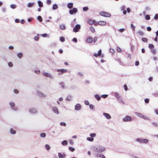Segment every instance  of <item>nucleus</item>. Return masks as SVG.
<instances>
[{
  "label": "nucleus",
  "mask_w": 158,
  "mask_h": 158,
  "mask_svg": "<svg viewBox=\"0 0 158 158\" xmlns=\"http://www.w3.org/2000/svg\"><path fill=\"white\" fill-rule=\"evenodd\" d=\"M99 15L102 16L106 17H110L111 16L110 13L104 11L100 12Z\"/></svg>",
  "instance_id": "f257e3e1"
},
{
  "label": "nucleus",
  "mask_w": 158,
  "mask_h": 158,
  "mask_svg": "<svg viewBox=\"0 0 158 158\" xmlns=\"http://www.w3.org/2000/svg\"><path fill=\"white\" fill-rule=\"evenodd\" d=\"M105 148L101 146H98L95 149V151L98 152H102L105 151Z\"/></svg>",
  "instance_id": "f03ea898"
},
{
  "label": "nucleus",
  "mask_w": 158,
  "mask_h": 158,
  "mask_svg": "<svg viewBox=\"0 0 158 158\" xmlns=\"http://www.w3.org/2000/svg\"><path fill=\"white\" fill-rule=\"evenodd\" d=\"M137 141L142 143H147L148 142V140L147 139H141L137 138L136 139Z\"/></svg>",
  "instance_id": "7ed1b4c3"
},
{
  "label": "nucleus",
  "mask_w": 158,
  "mask_h": 158,
  "mask_svg": "<svg viewBox=\"0 0 158 158\" xmlns=\"http://www.w3.org/2000/svg\"><path fill=\"white\" fill-rule=\"evenodd\" d=\"M136 115L138 116H139L140 118H143L144 119H147V120H149V118L148 117H147L146 116L144 115L143 114H141L140 113H136Z\"/></svg>",
  "instance_id": "20e7f679"
},
{
  "label": "nucleus",
  "mask_w": 158,
  "mask_h": 158,
  "mask_svg": "<svg viewBox=\"0 0 158 158\" xmlns=\"http://www.w3.org/2000/svg\"><path fill=\"white\" fill-rule=\"evenodd\" d=\"M57 72H59L58 74L59 75H60L63 74L64 73H66L67 72V70L66 69H58L57 70Z\"/></svg>",
  "instance_id": "39448f33"
},
{
  "label": "nucleus",
  "mask_w": 158,
  "mask_h": 158,
  "mask_svg": "<svg viewBox=\"0 0 158 158\" xmlns=\"http://www.w3.org/2000/svg\"><path fill=\"white\" fill-rule=\"evenodd\" d=\"M106 24V23L105 21H100L98 22H96L95 23V25L97 26L98 25H105Z\"/></svg>",
  "instance_id": "423d86ee"
},
{
  "label": "nucleus",
  "mask_w": 158,
  "mask_h": 158,
  "mask_svg": "<svg viewBox=\"0 0 158 158\" xmlns=\"http://www.w3.org/2000/svg\"><path fill=\"white\" fill-rule=\"evenodd\" d=\"M131 120V118L129 116H127L123 119V120L124 122L130 121Z\"/></svg>",
  "instance_id": "0eeeda50"
},
{
  "label": "nucleus",
  "mask_w": 158,
  "mask_h": 158,
  "mask_svg": "<svg viewBox=\"0 0 158 158\" xmlns=\"http://www.w3.org/2000/svg\"><path fill=\"white\" fill-rule=\"evenodd\" d=\"M77 9L75 8H74L70 10H69V13L70 14L73 15L77 13Z\"/></svg>",
  "instance_id": "6e6552de"
},
{
  "label": "nucleus",
  "mask_w": 158,
  "mask_h": 158,
  "mask_svg": "<svg viewBox=\"0 0 158 158\" xmlns=\"http://www.w3.org/2000/svg\"><path fill=\"white\" fill-rule=\"evenodd\" d=\"M80 28V26L79 25L77 24L76 25L75 27L73 29V31L76 32L78 31V29Z\"/></svg>",
  "instance_id": "1a4fd4ad"
},
{
  "label": "nucleus",
  "mask_w": 158,
  "mask_h": 158,
  "mask_svg": "<svg viewBox=\"0 0 158 158\" xmlns=\"http://www.w3.org/2000/svg\"><path fill=\"white\" fill-rule=\"evenodd\" d=\"M87 23L89 25H92L94 24L95 25V23H96V22L94 20L89 19L87 20Z\"/></svg>",
  "instance_id": "9d476101"
},
{
  "label": "nucleus",
  "mask_w": 158,
  "mask_h": 158,
  "mask_svg": "<svg viewBox=\"0 0 158 158\" xmlns=\"http://www.w3.org/2000/svg\"><path fill=\"white\" fill-rule=\"evenodd\" d=\"M81 107V105L80 104H77L75 106V110H80Z\"/></svg>",
  "instance_id": "9b49d317"
},
{
  "label": "nucleus",
  "mask_w": 158,
  "mask_h": 158,
  "mask_svg": "<svg viewBox=\"0 0 158 158\" xmlns=\"http://www.w3.org/2000/svg\"><path fill=\"white\" fill-rule=\"evenodd\" d=\"M103 114L105 117L108 119H110L111 118L110 115L108 113H104Z\"/></svg>",
  "instance_id": "f8f14e48"
},
{
  "label": "nucleus",
  "mask_w": 158,
  "mask_h": 158,
  "mask_svg": "<svg viewBox=\"0 0 158 158\" xmlns=\"http://www.w3.org/2000/svg\"><path fill=\"white\" fill-rule=\"evenodd\" d=\"M29 111L31 113H36L37 112V110L34 108H31L30 109Z\"/></svg>",
  "instance_id": "ddd939ff"
},
{
  "label": "nucleus",
  "mask_w": 158,
  "mask_h": 158,
  "mask_svg": "<svg viewBox=\"0 0 158 158\" xmlns=\"http://www.w3.org/2000/svg\"><path fill=\"white\" fill-rule=\"evenodd\" d=\"M102 53V50H100L98 52V53L97 54L96 53H94V55L96 57H97L98 56H100L101 54Z\"/></svg>",
  "instance_id": "4468645a"
},
{
  "label": "nucleus",
  "mask_w": 158,
  "mask_h": 158,
  "mask_svg": "<svg viewBox=\"0 0 158 158\" xmlns=\"http://www.w3.org/2000/svg\"><path fill=\"white\" fill-rule=\"evenodd\" d=\"M86 41L89 43H91L93 41V39L91 37H89L87 39Z\"/></svg>",
  "instance_id": "2eb2a0df"
},
{
  "label": "nucleus",
  "mask_w": 158,
  "mask_h": 158,
  "mask_svg": "<svg viewBox=\"0 0 158 158\" xmlns=\"http://www.w3.org/2000/svg\"><path fill=\"white\" fill-rule=\"evenodd\" d=\"M43 75L45 77H51V75L47 73H43Z\"/></svg>",
  "instance_id": "dca6fc26"
},
{
  "label": "nucleus",
  "mask_w": 158,
  "mask_h": 158,
  "mask_svg": "<svg viewBox=\"0 0 158 158\" xmlns=\"http://www.w3.org/2000/svg\"><path fill=\"white\" fill-rule=\"evenodd\" d=\"M53 110L55 113L56 114L58 113V110L57 107H53Z\"/></svg>",
  "instance_id": "f3484780"
},
{
  "label": "nucleus",
  "mask_w": 158,
  "mask_h": 158,
  "mask_svg": "<svg viewBox=\"0 0 158 158\" xmlns=\"http://www.w3.org/2000/svg\"><path fill=\"white\" fill-rule=\"evenodd\" d=\"M73 4L72 3H69L67 5V7L69 9H71L73 7Z\"/></svg>",
  "instance_id": "a211bd4d"
},
{
  "label": "nucleus",
  "mask_w": 158,
  "mask_h": 158,
  "mask_svg": "<svg viewBox=\"0 0 158 158\" xmlns=\"http://www.w3.org/2000/svg\"><path fill=\"white\" fill-rule=\"evenodd\" d=\"M9 105L12 108V109H14L15 110H17V109H14V108H13L15 106V103L14 102H10L9 103Z\"/></svg>",
  "instance_id": "6ab92c4d"
},
{
  "label": "nucleus",
  "mask_w": 158,
  "mask_h": 158,
  "mask_svg": "<svg viewBox=\"0 0 158 158\" xmlns=\"http://www.w3.org/2000/svg\"><path fill=\"white\" fill-rule=\"evenodd\" d=\"M67 141L66 140H64L61 143L64 146L66 145L67 144Z\"/></svg>",
  "instance_id": "aec40b11"
},
{
  "label": "nucleus",
  "mask_w": 158,
  "mask_h": 158,
  "mask_svg": "<svg viewBox=\"0 0 158 158\" xmlns=\"http://www.w3.org/2000/svg\"><path fill=\"white\" fill-rule=\"evenodd\" d=\"M38 3L39 5V6L40 7H43V3L40 1H39L38 2Z\"/></svg>",
  "instance_id": "412c9836"
},
{
  "label": "nucleus",
  "mask_w": 158,
  "mask_h": 158,
  "mask_svg": "<svg viewBox=\"0 0 158 158\" xmlns=\"http://www.w3.org/2000/svg\"><path fill=\"white\" fill-rule=\"evenodd\" d=\"M10 133L12 134H15L16 133V131L13 129H10Z\"/></svg>",
  "instance_id": "4be33fe9"
},
{
  "label": "nucleus",
  "mask_w": 158,
  "mask_h": 158,
  "mask_svg": "<svg viewBox=\"0 0 158 158\" xmlns=\"http://www.w3.org/2000/svg\"><path fill=\"white\" fill-rule=\"evenodd\" d=\"M95 98L98 101L100 100L101 99V97L98 94H95L94 95Z\"/></svg>",
  "instance_id": "5701e85b"
},
{
  "label": "nucleus",
  "mask_w": 158,
  "mask_h": 158,
  "mask_svg": "<svg viewBox=\"0 0 158 158\" xmlns=\"http://www.w3.org/2000/svg\"><path fill=\"white\" fill-rule=\"evenodd\" d=\"M90 29L91 31L93 33H94L95 31L94 28L92 26H91L90 27Z\"/></svg>",
  "instance_id": "b1692460"
},
{
  "label": "nucleus",
  "mask_w": 158,
  "mask_h": 158,
  "mask_svg": "<svg viewBox=\"0 0 158 158\" xmlns=\"http://www.w3.org/2000/svg\"><path fill=\"white\" fill-rule=\"evenodd\" d=\"M115 95L116 97L118 99H119L120 98V96L119 95L118 93H115Z\"/></svg>",
  "instance_id": "393cba45"
},
{
  "label": "nucleus",
  "mask_w": 158,
  "mask_h": 158,
  "mask_svg": "<svg viewBox=\"0 0 158 158\" xmlns=\"http://www.w3.org/2000/svg\"><path fill=\"white\" fill-rule=\"evenodd\" d=\"M60 28L62 30H64L65 28V26L64 24H61L60 26Z\"/></svg>",
  "instance_id": "a878e982"
},
{
  "label": "nucleus",
  "mask_w": 158,
  "mask_h": 158,
  "mask_svg": "<svg viewBox=\"0 0 158 158\" xmlns=\"http://www.w3.org/2000/svg\"><path fill=\"white\" fill-rule=\"evenodd\" d=\"M87 139L90 142H92L94 140V138L91 137H87Z\"/></svg>",
  "instance_id": "bb28decb"
},
{
  "label": "nucleus",
  "mask_w": 158,
  "mask_h": 158,
  "mask_svg": "<svg viewBox=\"0 0 158 158\" xmlns=\"http://www.w3.org/2000/svg\"><path fill=\"white\" fill-rule=\"evenodd\" d=\"M34 4V2L32 3H29L27 5L28 7H31L33 6Z\"/></svg>",
  "instance_id": "cd10ccee"
},
{
  "label": "nucleus",
  "mask_w": 158,
  "mask_h": 158,
  "mask_svg": "<svg viewBox=\"0 0 158 158\" xmlns=\"http://www.w3.org/2000/svg\"><path fill=\"white\" fill-rule=\"evenodd\" d=\"M145 18L147 20H148L150 19V17L149 15H147L145 16Z\"/></svg>",
  "instance_id": "c85d7f7f"
},
{
  "label": "nucleus",
  "mask_w": 158,
  "mask_h": 158,
  "mask_svg": "<svg viewBox=\"0 0 158 158\" xmlns=\"http://www.w3.org/2000/svg\"><path fill=\"white\" fill-rule=\"evenodd\" d=\"M45 146L46 149L48 150H49L50 148V147L49 145L48 144H46Z\"/></svg>",
  "instance_id": "c756f323"
},
{
  "label": "nucleus",
  "mask_w": 158,
  "mask_h": 158,
  "mask_svg": "<svg viewBox=\"0 0 158 158\" xmlns=\"http://www.w3.org/2000/svg\"><path fill=\"white\" fill-rule=\"evenodd\" d=\"M57 8H58V6H57V5H56V4H54L53 5L52 9L53 10H56V9H57Z\"/></svg>",
  "instance_id": "7c9ffc66"
},
{
  "label": "nucleus",
  "mask_w": 158,
  "mask_h": 158,
  "mask_svg": "<svg viewBox=\"0 0 158 158\" xmlns=\"http://www.w3.org/2000/svg\"><path fill=\"white\" fill-rule=\"evenodd\" d=\"M46 134L44 133H40V136L41 137L44 138L46 136Z\"/></svg>",
  "instance_id": "2f4dec72"
},
{
  "label": "nucleus",
  "mask_w": 158,
  "mask_h": 158,
  "mask_svg": "<svg viewBox=\"0 0 158 158\" xmlns=\"http://www.w3.org/2000/svg\"><path fill=\"white\" fill-rule=\"evenodd\" d=\"M23 54L21 53H19L17 54L18 57L20 58H22V57L23 56Z\"/></svg>",
  "instance_id": "473e14b6"
},
{
  "label": "nucleus",
  "mask_w": 158,
  "mask_h": 158,
  "mask_svg": "<svg viewBox=\"0 0 158 158\" xmlns=\"http://www.w3.org/2000/svg\"><path fill=\"white\" fill-rule=\"evenodd\" d=\"M148 47L150 49H152L154 47V45L152 44H149L148 45Z\"/></svg>",
  "instance_id": "72a5a7b5"
},
{
  "label": "nucleus",
  "mask_w": 158,
  "mask_h": 158,
  "mask_svg": "<svg viewBox=\"0 0 158 158\" xmlns=\"http://www.w3.org/2000/svg\"><path fill=\"white\" fill-rule=\"evenodd\" d=\"M37 19L40 21L42 22V19L41 16H39L37 17Z\"/></svg>",
  "instance_id": "f704fd0d"
},
{
  "label": "nucleus",
  "mask_w": 158,
  "mask_h": 158,
  "mask_svg": "<svg viewBox=\"0 0 158 158\" xmlns=\"http://www.w3.org/2000/svg\"><path fill=\"white\" fill-rule=\"evenodd\" d=\"M117 51L119 52H122L121 49L118 47H117Z\"/></svg>",
  "instance_id": "c9c22d12"
},
{
  "label": "nucleus",
  "mask_w": 158,
  "mask_h": 158,
  "mask_svg": "<svg viewBox=\"0 0 158 158\" xmlns=\"http://www.w3.org/2000/svg\"><path fill=\"white\" fill-rule=\"evenodd\" d=\"M35 40L36 41H38L39 39V37L38 36V35H37L35 36L34 38Z\"/></svg>",
  "instance_id": "e433bc0d"
},
{
  "label": "nucleus",
  "mask_w": 158,
  "mask_h": 158,
  "mask_svg": "<svg viewBox=\"0 0 158 158\" xmlns=\"http://www.w3.org/2000/svg\"><path fill=\"white\" fill-rule=\"evenodd\" d=\"M69 149L70 151H71L72 152L74 151L75 150V149L71 147H69Z\"/></svg>",
  "instance_id": "4c0bfd02"
},
{
  "label": "nucleus",
  "mask_w": 158,
  "mask_h": 158,
  "mask_svg": "<svg viewBox=\"0 0 158 158\" xmlns=\"http://www.w3.org/2000/svg\"><path fill=\"white\" fill-rule=\"evenodd\" d=\"M10 6L12 8L14 9L16 8V6L15 4H11L10 5Z\"/></svg>",
  "instance_id": "58836bf2"
},
{
  "label": "nucleus",
  "mask_w": 158,
  "mask_h": 158,
  "mask_svg": "<svg viewBox=\"0 0 158 158\" xmlns=\"http://www.w3.org/2000/svg\"><path fill=\"white\" fill-rule=\"evenodd\" d=\"M90 136L91 137H92V138L93 137H94L96 136V134L94 133H90Z\"/></svg>",
  "instance_id": "ea45409f"
},
{
  "label": "nucleus",
  "mask_w": 158,
  "mask_h": 158,
  "mask_svg": "<svg viewBox=\"0 0 158 158\" xmlns=\"http://www.w3.org/2000/svg\"><path fill=\"white\" fill-rule=\"evenodd\" d=\"M97 39L98 38L97 37H94L93 39V42L94 43H95L97 41Z\"/></svg>",
  "instance_id": "a19ab883"
},
{
  "label": "nucleus",
  "mask_w": 158,
  "mask_h": 158,
  "mask_svg": "<svg viewBox=\"0 0 158 158\" xmlns=\"http://www.w3.org/2000/svg\"><path fill=\"white\" fill-rule=\"evenodd\" d=\"M142 40L144 42H147L148 41L147 39L145 38H143L142 39Z\"/></svg>",
  "instance_id": "79ce46f5"
},
{
  "label": "nucleus",
  "mask_w": 158,
  "mask_h": 158,
  "mask_svg": "<svg viewBox=\"0 0 158 158\" xmlns=\"http://www.w3.org/2000/svg\"><path fill=\"white\" fill-rule=\"evenodd\" d=\"M60 40L61 42H63L65 40V39L63 37H61L60 38Z\"/></svg>",
  "instance_id": "37998d69"
},
{
  "label": "nucleus",
  "mask_w": 158,
  "mask_h": 158,
  "mask_svg": "<svg viewBox=\"0 0 158 158\" xmlns=\"http://www.w3.org/2000/svg\"><path fill=\"white\" fill-rule=\"evenodd\" d=\"M108 95L107 94H104L101 96V97L103 98H106L108 97Z\"/></svg>",
  "instance_id": "c03bdc74"
},
{
  "label": "nucleus",
  "mask_w": 158,
  "mask_h": 158,
  "mask_svg": "<svg viewBox=\"0 0 158 158\" xmlns=\"http://www.w3.org/2000/svg\"><path fill=\"white\" fill-rule=\"evenodd\" d=\"M110 51L112 54H114L115 52L113 48H110Z\"/></svg>",
  "instance_id": "a18cd8bd"
},
{
  "label": "nucleus",
  "mask_w": 158,
  "mask_h": 158,
  "mask_svg": "<svg viewBox=\"0 0 158 158\" xmlns=\"http://www.w3.org/2000/svg\"><path fill=\"white\" fill-rule=\"evenodd\" d=\"M138 33L141 35H143L144 34L143 32L141 31H138Z\"/></svg>",
  "instance_id": "49530a36"
},
{
  "label": "nucleus",
  "mask_w": 158,
  "mask_h": 158,
  "mask_svg": "<svg viewBox=\"0 0 158 158\" xmlns=\"http://www.w3.org/2000/svg\"><path fill=\"white\" fill-rule=\"evenodd\" d=\"M72 97L71 96H68L66 98V100L68 101H70Z\"/></svg>",
  "instance_id": "de8ad7c7"
},
{
  "label": "nucleus",
  "mask_w": 158,
  "mask_h": 158,
  "mask_svg": "<svg viewBox=\"0 0 158 158\" xmlns=\"http://www.w3.org/2000/svg\"><path fill=\"white\" fill-rule=\"evenodd\" d=\"M151 52L153 54H155L156 53V50L155 49H152L151 50Z\"/></svg>",
  "instance_id": "09e8293b"
},
{
  "label": "nucleus",
  "mask_w": 158,
  "mask_h": 158,
  "mask_svg": "<svg viewBox=\"0 0 158 158\" xmlns=\"http://www.w3.org/2000/svg\"><path fill=\"white\" fill-rule=\"evenodd\" d=\"M131 27L133 30L134 31H135V27L134 26L133 24L131 23Z\"/></svg>",
  "instance_id": "8fccbe9b"
},
{
  "label": "nucleus",
  "mask_w": 158,
  "mask_h": 158,
  "mask_svg": "<svg viewBox=\"0 0 158 158\" xmlns=\"http://www.w3.org/2000/svg\"><path fill=\"white\" fill-rule=\"evenodd\" d=\"M101 155H102V154H96L95 155V156L96 157H97V158L101 157Z\"/></svg>",
  "instance_id": "3c124183"
},
{
  "label": "nucleus",
  "mask_w": 158,
  "mask_h": 158,
  "mask_svg": "<svg viewBox=\"0 0 158 158\" xmlns=\"http://www.w3.org/2000/svg\"><path fill=\"white\" fill-rule=\"evenodd\" d=\"M88 9V8L87 7H85L83 8V10L84 11H86Z\"/></svg>",
  "instance_id": "603ef678"
},
{
  "label": "nucleus",
  "mask_w": 158,
  "mask_h": 158,
  "mask_svg": "<svg viewBox=\"0 0 158 158\" xmlns=\"http://www.w3.org/2000/svg\"><path fill=\"white\" fill-rule=\"evenodd\" d=\"M58 156L59 158H63L62 156H61V154L60 152H59L58 153Z\"/></svg>",
  "instance_id": "864d4df0"
},
{
  "label": "nucleus",
  "mask_w": 158,
  "mask_h": 158,
  "mask_svg": "<svg viewBox=\"0 0 158 158\" xmlns=\"http://www.w3.org/2000/svg\"><path fill=\"white\" fill-rule=\"evenodd\" d=\"M8 65L10 67H12L13 64L11 62H9L8 63Z\"/></svg>",
  "instance_id": "5fc2aeb1"
},
{
  "label": "nucleus",
  "mask_w": 158,
  "mask_h": 158,
  "mask_svg": "<svg viewBox=\"0 0 158 158\" xmlns=\"http://www.w3.org/2000/svg\"><path fill=\"white\" fill-rule=\"evenodd\" d=\"M60 124L61 126H65L66 125V124H65V123L64 122H61L60 123Z\"/></svg>",
  "instance_id": "6e6d98bb"
},
{
  "label": "nucleus",
  "mask_w": 158,
  "mask_h": 158,
  "mask_svg": "<svg viewBox=\"0 0 158 158\" xmlns=\"http://www.w3.org/2000/svg\"><path fill=\"white\" fill-rule=\"evenodd\" d=\"M124 88L125 90L126 91H127L128 90V88L127 87V86L126 85H124Z\"/></svg>",
  "instance_id": "4d7b16f0"
},
{
  "label": "nucleus",
  "mask_w": 158,
  "mask_h": 158,
  "mask_svg": "<svg viewBox=\"0 0 158 158\" xmlns=\"http://www.w3.org/2000/svg\"><path fill=\"white\" fill-rule=\"evenodd\" d=\"M145 102L146 103H148L149 102V100L148 98H146L144 100Z\"/></svg>",
  "instance_id": "13d9d810"
},
{
  "label": "nucleus",
  "mask_w": 158,
  "mask_h": 158,
  "mask_svg": "<svg viewBox=\"0 0 158 158\" xmlns=\"http://www.w3.org/2000/svg\"><path fill=\"white\" fill-rule=\"evenodd\" d=\"M69 142L71 145H73L74 143L73 142L72 139H70L69 140Z\"/></svg>",
  "instance_id": "bf43d9fd"
},
{
  "label": "nucleus",
  "mask_w": 158,
  "mask_h": 158,
  "mask_svg": "<svg viewBox=\"0 0 158 158\" xmlns=\"http://www.w3.org/2000/svg\"><path fill=\"white\" fill-rule=\"evenodd\" d=\"M147 30L148 31H151L152 30V29L151 28V27H148L147 28Z\"/></svg>",
  "instance_id": "052dcab7"
},
{
  "label": "nucleus",
  "mask_w": 158,
  "mask_h": 158,
  "mask_svg": "<svg viewBox=\"0 0 158 158\" xmlns=\"http://www.w3.org/2000/svg\"><path fill=\"white\" fill-rule=\"evenodd\" d=\"M15 93L16 94H18L19 92V91L17 89H15L14 90Z\"/></svg>",
  "instance_id": "680f3d73"
},
{
  "label": "nucleus",
  "mask_w": 158,
  "mask_h": 158,
  "mask_svg": "<svg viewBox=\"0 0 158 158\" xmlns=\"http://www.w3.org/2000/svg\"><path fill=\"white\" fill-rule=\"evenodd\" d=\"M135 65L136 66H138L139 64V61H136L135 62Z\"/></svg>",
  "instance_id": "e2e57ef3"
},
{
  "label": "nucleus",
  "mask_w": 158,
  "mask_h": 158,
  "mask_svg": "<svg viewBox=\"0 0 158 158\" xmlns=\"http://www.w3.org/2000/svg\"><path fill=\"white\" fill-rule=\"evenodd\" d=\"M125 30L124 28L120 29L119 30V31L121 32H122L124 31Z\"/></svg>",
  "instance_id": "0e129e2a"
},
{
  "label": "nucleus",
  "mask_w": 158,
  "mask_h": 158,
  "mask_svg": "<svg viewBox=\"0 0 158 158\" xmlns=\"http://www.w3.org/2000/svg\"><path fill=\"white\" fill-rule=\"evenodd\" d=\"M51 0H47V3L48 5H49L51 4Z\"/></svg>",
  "instance_id": "69168bd1"
},
{
  "label": "nucleus",
  "mask_w": 158,
  "mask_h": 158,
  "mask_svg": "<svg viewBox=\"0 0 158 158\" xmlns=\"http://www.w3.org/2000/svg\"><path fill=\"white\" fill-rule=\"evenodd\" d=\"M85 103L87 105H89V102L87 101H85Z\"/></svg>",
  "instance_id": "338daca9"
},
{
  "label": "nucleus",
  "mask_w": 158,
  "mask_h": 158,
  "mask_svg": "<svg viewBox=\"0 0 158 158\" xmlns=\"http://www.w3.org/2000/svg\"><path fill=\"white\" fill-rule=\"evenodd\" d=\"M72 40L73 41L75 42H77V40L76 38H73V40Z\"/></svg>",
  "instance_id": "774afa93"
}]
</instances>
